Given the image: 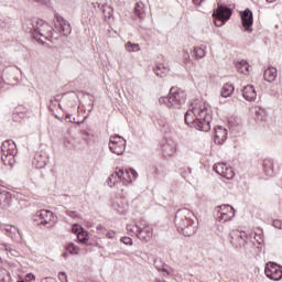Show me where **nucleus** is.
Instances as JSON below:
<instances>
[{
	"instance_id": "1",
	"label": "nucleus",
	"mask_w": 282,
	"mask_h": 282,
	"mask_svg": "<svg viewBox=\"0 0 282 282\" xmlns=\"http://www.w3.org/2000/svg\"><path fill=\"white\" fill-rule=\"evenodd\" d=\"M213 122V108L204 99H195L185 112V123L191 129L208 132Z\"/></svg>"
},
{
	"instance_id": "2",
	"label": "nucleus",
	"mask_w": 282,
	"mask_h": 282,
	"mask_svg": "<svg viewBox=\"0 0 282 282\" xmlns=\"http://www.w3.org/2000/svg\"><path fill=\"white\" fill-rule=\"evenodd\" d=\"M176 230L184 237H193L197 232V217L187 208L178 209L174 220Z\"/></svg>"
},
{
	"instance_id": "3",
	"label": "nucleus",
	"mask_w": 282,
	"mask_h": 282,
	"mask_svg": "<svg viewBox=\"0 0 282 282\" xmlns=\"http://www.w3.org/2000/svg\"><path fill=\"white\" fill-rule=\"evenodd\" d=\"M22 28L37 43H45L52 36V30H54L50 23L39 18L26 20Z\"/></svg>"
},
{
	"instance_id": "4",
	"label": "nucleus",
	"mask_w": 282,
	"mask_h": 282,
	"mask_svg": "<svg viewBox=\"0 0 282 282\" xmlns=\"http://www.w3.org/2000/svg\"><path fill=\"white\" fill-rule=\"evenodd\" d=\"M160 105H165L169 109H182V105L186 102V93L180 88L172 87L166 97L159 99Z\"/></svg>"
},
{
	"instance_id": "5",
	"label": "nucleus",
	"mask_w": 282,
	"mask_h": 282,
	"mask_svg": "<svg viewBox=\"0 0 282 282\" xmlns=\"http://www.w3.org/2000/svg\"><path fill=\"white\" fill-rule=\"evenodd\" d=\"M17 143L12 140H6L1 144V160L4 166H14L17 155Z\"/></svg>"
},
{
	"instance_id": "6",
	"label": "nucleus",
	"mask_w": 282,
	"mask_h": 282,
	"mask_svg": "<svg viewBox=\"0 0 282 282\" xmlns=\"http://www.w3.org/2000/svg\"><path fill=\"white\" fill-rule=\"evenodd\" d=\"M212 17L214 19V24L216 25V28H224V25H226V22L230 21V18L232 17V9L221 3H218V7L214 9Z\"/></svg>"
},
{
	"instance_id": "7",
	"label": "nucleus",
	"mask_w": 282,
	"mask_h": 282,
	"mask_svg": "<svg viewBox=\"0 0 282 282\" xmlns=\"http://www.w3.org/2000/svg\"><path fill=\"white\" fill-rule=\"evenodd\" d=\"M33 221H36V224H40L45 228H52L56 225V221H58V218L51 210L42 209L35 213L33 217Z\"/></svg>"
},
{
	"instance_id": "8",
	"label": "nucleus",
	"mask_w": 282,
	"mask_h": 282,
	"mask_svg": "<svg viewBox=\"0 0 282 282\" xmlns=\"http://www.w3.org/2000/svg\"><path fill=\"white\" fill-rule=\"evenodd\" d=\"M216 219L219 221V224H226V221H232V218H235V214L237 210H235V207L230 205H220L216 207Z\"/></svg>"
},
{
	"instance_id": "9",
	"label": "nucleus",
	"mask_w": 282,
	"mask_h": 282,
	"mask_svg": "<svg viewBox=\"0 0 282 282\" xmlns=\"http://www.w3.org/2000/svg\"><path fill=\"white\" fill-rule=\"evenodd\" d=\"M109 149L115 155H122L127 149V140L118 134L111 135L109 139Z\"/></svg>"
},
{
	"instance_id": "10",
	"label": "nucleus",
	"mask_w": 282,
	"mask_h": 282,
	"mask_svg": "<svg viewBox=\"0 0 282 282\" xmlns=\"http://www.w3.org/2000/svg\"><path fill=\"white\" fill-rule=\"evenodd\" d=\"M264 274L271 281H281L282 279V267L274 262H268L264 268Z\"/></svg>"
},
{
	"instance_id": "11",
	"label": "nucleus",
	"mask_w": 282,
	"mask_h": 282,
	"mask_svg": "<svg viewBox=\"0 0 282 282\" xmlns=\"http://www.w3.org/2000/svg\"><path fill=\"white\" fill-rule=\"evenodd\" d=\"M55 30L59 34H63V36H69L72 34V25L67 20L63 19V17L58 15V13L55 14Z\"/></svg>"
},
{
	"instance_id": "12",
	"label": "nucleus",
	"mask_w": 282,
	"mask_h": 282,
	"mask_svg": "<svg viewBox=\"0 0 282 282\" xmlns=\"http://www.w3.org/2000/svg\"><path fill=\"white\" fill-rule=\"evenodd\" d=\"M32 164L35 169H45L50 164V154L45 150L35 152Z\"/></svg>"
},
{
	"instance_id": "13",
	"label": "nucleus",
	"mask_w": 282,
	"mask_h": 282,
	"mask_svg": "<svg viewBox=\"0 0 282 282\" xmlns=\"http://www.w3.org/2000/svg\"><path fill=\"white\" fill-rule=\"evenodd\" d=\"M246 239H248V234L246 231L236 230L230 234V243L236 250H240L246 246Z\"/></svg>"
},
{
	"instance_id": "14",
	"label": "nucleus",
	"mask_w": 282,
	"mask_h": 282,
	"mask_svg": "<svg viewBox=\"0 0 282 282\" xmlns=\"http://www.w3.org/2000/svg\"><path fill=\"white\" fill-rule=\"evenodd\" d=\"M214 171L225 180H232L235 177V171L226 163H217L214 165Z\"/></svg>"
},
{
	"instance_id": "15",
	"label": "nucleus",
	"mask_w": 282,
	"mask_h": 282,
	"mask_svg": "<svg viewBox=\"0 0 282 282\" xmlns=\"http://www.w3.org/2000/svg\"><path fill=\"white\" fill-rule=\"evenodd\" d=\"M118 171H119V180L123 185L131 184L132 180H138V172L133 169L127 170V169L118 167Z\"/></svg>"
},
{
	"instance_id": "16",
	"label": "nucleus",
	"mask_w": 282,
	"mask_h": 282,
	"mask_svg": "<svg viewBox=\"0 0 282 282\" xmlns=\"http://www.w3.org/2000/svg\"><path fill=\"white\" fill-rule=\"evenodd\" d=\"M240 18L245 31L252 32V24L254 23L252 11L250 9H246L245 11L240 12Z\"/></svg>"
},
{
	"instance_id": "17",
	"label": "nucleus",
	"mask_w": 282,
	"mask_h": 282,
	"mask_svg": "<svg viewBox=\"0 0 282 282\" xmlns=\"http://www.w3.org/2000/svg\"><path fill=\"white\" fill-rule=\"evenodd\" d=\"M161 151L164 158H173L175 155V151H177V143L173 140H165L161 145Z\"/></svg>"
},
{
	"instance_id": "18",
	"label": "nucleus",
	"mask_w": 282,
	"mask_h": 282,
	"mask_svg": "<svg viewBox=\"0 0 282 282\" xmlns=\"http://www.w3.org/2000/svg\"><path fill=\"white\" fill-rule=\"evenodd\" d=\"M227 139H228V130H226V128L221 126H218L215 129L214 142L216 144H224V142H226Z\"/></svg>"
},
{
	"instance_id": "19",
	"label": "nucleus",
	"mask_w": 282,
	"mask_h": 282,
	"mask_svg": "<svg viewBox=\"0 0 282 282\" xmlns=\"http://www.w3.org/2000/svg\"><path fill=\"white\" fill-rule=\"evenodd\" d=\"M242 97L245 100H248V102H253V100H257V90L254 89V86L247 85L242 89Z\"/></svg>"
},
{
	"instance_id": "20",
	"label": "nucleus",
	"mask_w": 282,
	"mask_h": 282,
	"mask_svg": "<svg viewBox=\"0 0 282 282\" xmlns=\"http://www.w3.org/2000/svg\"><path fill=\"white\" fill-rule=\"evenodd\" d=\"M3 230H6L8 237H11L13 241H20V239L22 238L21 231H19V228H17L15 226L4 225Z\"/></svg>"
},
{
	"instance_id": "21",
	"label": "nucleus",
	"mask_w": 282,
	"mask_h": 282,
	"mask_svg": "<svg viewBox=\"0 0 282 282\" xmlns=\"http://www.w3.org/2000/svg\"><path fill=\"white\" fill-rule=\"evenodd\" d=\"M262 169L264 175L272 177L274 175V161L272 159H264L262 161Z\"/></svg>"
},
{
	"instance_id": "22",
	"label": "nucleus",
	"mask_w": 282,
	"mask_h": 282,
	"mask_svg": "<svg viewBox=\"0 0 282 282\" xmlns=\"http://www.w3.org/2000/svg\"><path fill=\"white\" fill-rule=\"evenodd\" d=\"M12 203V194L6 189H0V206L6 208Z\"/></svg>"
},
{
	"instance_id": "23",
	"label": "nucleus",
	"mask_w": 282,
	"mask_h": 282,
	"mask_svg": "<svg viewBox=\"0 0 282 282\" xmlns=\"http://www.w3.org/2000/svg\"><path fill=\"white\" fill-rule=\"evenodd\" d=\"M147 220L144 219H140L138 221H134V228H135V237H138V239H147V237H144V235L142 234V230L147 227Z\"/></svg>"
},
{
	"instance_id": "24",
	"label": "nucleus",
	"mask_w": 282,
	"mask_h": 282,
	"mask_svg": "<svg viewBox=\"0 0 282 282\" xmlns=\"http://www.w3.org/2000/svg\"><path fill=\"white\" fill-rule=\"evenodd\" d=\"M118 184H122V182H120V172L117 167L108 178V186L113 188V186H118Z\"/></svg>"
},
{
	"instance_id": "25",
	"label": "nucleus",
	"mask_w": 282,
	"mask_h": 282,
	"mask_svg": "<svg viewBox=\"0 0 282 282\" xmlns=\"http://www.w3.org/2000/svg\"><path fill=\"white\" fill-rule=\"evenodd\" d=\"M278 72L274 67H269L264 70V80L268 83H274L276 80Z\"/></svg>"
},
{
	"instance_id": "26",
	"label": "nucleus",
	"mask_w": 282,
	"mask_h": 282,
	"mask_svg": "<svg viewBox=\"0 0 282 282\" xmlns=\"http://www.w3.org/2000/svg\"><path fill=\"white\" fill-rule=\"evenodd\" d=\"M235 93V86L232 84H225L221 88L220 96L223 98H228Z\"/></svg>"
},
{
	"instance_id": "27",
	"label": "nucleus",
	"mask_w": 282,
	"mask_h": 282,
	"mask_svg": "<svg viewBox=\"0 0 282 282\" xmlns=\"http://www.w3.org/2000/svg\"><path fill=\"white\" fill-rule=\"evenodd\" d=\"M154 73L156 74V76H159V78H164V76L169 74V67L164 66V64H158L154 67Z\"/></svg>"
},
{
	"instance_id": "28",
	"label": "nucleus",
	"mask_w": 282,
	"mask_h": 282,
	"mask_svg": "<svg viewBox=\"0 0 282 282\" xmlns=\"http://www.w3.org/2000/svg\"><path fill=\"white\" fill-rule=\"evenodd\" d=\"M134 14L139 17V19H144V2H137L134 6Z\"/></svg>"
},
{
	"instance_id": "29",
	"label": "nucleus",
	"mask_w": 282,
	"mask_h": 282,
	"mask_svg": "<svg viewBox=\"0 0 282 282\" xmlns=\"http://www.w3.org/2000/svg\"><path fill=\"white\" fill-rule=\"evenodd\" d=\"M249 68H250V65L246 61H241V62L236 63V69H238V72L240 74H248Z\"/></svg>"
},
{
	"instance_id": "30",
	"label": "nucleus",
	"mask_w": 282,
	"mask_h": 282,
	"mask_svg": "<svg viewBox=\"0 0 282 282\" xmlns=\"http://www.w3.org/2000/svg\"><path fill=\"white\" fill-rule=\"evenodd\" d=\"M194 55L196 58H204L206 56V45L194 47Z\"/></svg>"
},
{
	"instance_id": "31",
	"label": "nucleus",
	"mask_w": 282,
	"mask_h": 282,
	"mask_svg": "<svg viewBox=\"0 0 282 282\" xmlns=\"http://www.w3.org/2000/svg\"><path fill=\"white\" fill-rule=\"evenodd\" d=\"M142 235H144L145 238H140L141 241H151V237H153V229L147 225L142 230Z\"/></svg>"
},
{
	"instance_id": "32",
	"label": "nucleus",
	"mask_w": 282,
	"mask_h": 282,
	"mask_svg": "<svg viewBox=\"0 0 282 282\" xmlns=\"http://www.w3.org/2000/svg\"><path fill=\"white\" fill-rule=\"evenodd\" d=\"M77 239L79 243H87L89 241V232L83 229V231L77 235Z\"/></svg>"
},
{
	"instance_id": "33",
	"label": "nucleus",
	"mask_w": 282,
	"mask_h": 282,
	"mask_svg": "<svg viewBox=\"0 0 282 282\" xmlns=\"http://www.w3.org/2000/svg\"><path fill=\"white\" fill-rule=\"evenodd\" d=\"M102 12L105 19H111L113 17V8H111V6H102Z\"/></svg>"
},
{
	"instance_id": "34",
	"label": "nucleus",
	"mask_w": 282,
	"mask_h": 282,
	"mask_svg": "<svg viewBox=\"0 0 282 282\" xmlns=\"http://www.w3.org/2000/svg\"><path fill=\"white\" fill-rule=\"evenodd\" d=\"M66 250L69 254H78V252H80V248L74 245V242L68 243Z\"/></svg>"
},
{
	"instance_id": "35",
	"label": "nucleus",
	"mask_w": 282,
	"mask_h": 282,
	"mask_svg": "<svg viewBox=\"0 0 282 282\" xmlns=\"http://www.w3.org/2000/svg\"><path fill=\"white\" fill-rule=\"evenodd\" d=\"M127 52H140V44H133L131 42L126 43Z\"/></svg>"
},
{
	"instance_id": "36",
	"label": "nucleus",
	"mask_w": 282,
	"mask_h": 282,
	"mask_svg": "<svg viewBox=\"0 0 282 282\" xmlns=\"http://www.w3.org/2000/svg\"><path fill=\"white\" fill-rule=\"evenodd\" d=\"M254 239H256L257 243H259V246H263V230L258 229L254 232Z\"/></svg>"
},
{
	"instance_id": "37",
	"label": "nucleus",
	"mask_w": 282,
	"mask_h": 282,
	"mask_svg": "<svg viewBox=\"0 0 282 282\" xmlns=\"http://www.w3.org/2000/svg\"><path fill=\"white\" fill-rule=\"evenodd\" d=\"M64 147H65L66 149H69V150L74 149V148H75V145H74V139H73V138H66V139L64 140Z\"/></svg>"
},
{
	"instance_id": "38",
	"label": "nucleus",
	"mask_w": 282,
	"mask_h": 282,
	"mask_svg": "<svg viewBox=\"0 0 282 282\" xmlns=\"http://www.w3.org/2000/svg\"><path fill=\"white\" fill-rule=\"evenodd\" d=\"M83 230H85V228H83V226H80V225H78V224H74V225L72 226V232H73V235H77V236H78V234H79V232H83Z\"/></svg>"
},
{
	"instance_id": "39",
	"label": "nucleus",
	"mask_w": 282,
	"mask_h": 282,
	"mask_svg": "<svg viewBox=\"0 0 282 282\" xmlns=\"http://www.w3.org/2000/svg\"><path fill=\"white\" fill-rule=\"evenodd\" d=\"M228 124H229V129H232L235 131V128L239 127V121L231 118V119H229Z\"/></svg>"
},
{
	"instance_id": "40",
	"label": "nucleus",
	"mask_w": 282,
	"mask_h": 282,
	"mask_svg": "<svg viewBox=\"0 0 282 282\" xmlns=\"http://www.w3.org/2000/svg\"><path fill=\"white\" fill-rule=\"evenodd\" d=\"M66 215H67L68 217H72V219H78V212H76V210H69V209H67V210H66Z\"/></svg>"
},
{
	"instance_id": "41",
	"label": "nucleus",
	"mask_w": 282,
	"mask_h": 282,
	"mask_svg": "<svg viewBox=\"0 0 282 282\" xmlns=\"http://www.w3.org/2000/svg\"><path fill=\"white\" fill-rule=\"evenodd\" d=\"M120 241L121 243H124V246H131L133 243V239H131L130 237H122Z\"/></svg>"
},
{
	"instance_id": "42",
	"label": "nucleus",
	"mask_w": 282,
	"mask_h": 282,
	"mask_svg": "<svg viewBox=\"0 0 282 282\" xmlns=\"http://www.w3.org/2000/svg\"><path fill=\"white\" fill-rule=\"evenodd\" d=\"M58 104V100L55 99V97H53L51 100H50V106H48V109L50 111H54L56 105Z\"/></svg>"
},
{
	"instance_id": "43",
	"label": "nucleus",
	"mask_w": 282,
	"mask_h": 282,
	"mask_svg": "<svg viewBox=\"0 0 282 282\" xmlns=\"http://www.w3.org/2000/svg\"><path fill=\"white\" fill-rule=\"evenodd\" d=\"M272 227L278 228V230H282V221L279 219L273 220Z\"/></svg>"
},
{
	"instance_id": "44",
	"label": "nucleus",
	"mask_w": 282,
	"mask_h": 282,
	"mask_svg": "<svg viewBox=\"0 0 282 282\" xmlns=\"http://www.w3.org/2000/svg\"><path fill=\"white\" fill-rule=\"evenodd\" d=\"M58 279H59L61 282H69L67 280V273L63 272V271L58 273Z\"/></svg>"
},
{
	"instance_id": "45",
	"label": "nucleus",
	"mask_w": 282,
	"mask_h": 282,
	"mask_svg": "<svg viewBox=\"0 0 282 282\" xmlns=\"http://www.w3.org/2000/svg\"><path fill=\"white\" fill-rule=\"evenodd\" d=\"M65 120L67 122H73L75 124H80V122H76V118L72 117V115H66Z\"/></svg>"
},
{
	"instance_id": "46",
	"label": "nucleus",
	"mask_w": 282,
	"mask_h": 282,
	"mask_svg": "<svg viewBox=\"0 0 282 282\" xmlns=\"http://www.w3.org/2000/svg\"><path fill=\"white\" fill-rule=\"evenodd\" d=\"M106 237L108 239H113L116 237V231H113V230L107 231Z\"/></svg>"
},
{
	"instance_id": "47",
	"label": "nucleus",
	"mask_w": 282,
	"mask_h": 282,
	"mask_svg": "<svg viewBox=\"0 0 282 282\" xmlns=\"http://www.w3.org/2000/svg\"><path fill=\"white\" fill-rule=\"evenodd\" d=\"M4 249H6L7 252H10V254H13V256H14V252H17V251H14V249H12V247H10L9 245H4Z\"/></svg>"
},
{
	"instance_id": "48",
	"label": "nucleus",
	"mask_w": 282,
	"mask_h": 282,
	"mask_svg": "<svg viewBox=\"0 0 282 282\" xmlns=\"http://www.w3.org/2000/svg\"><path fill=\"white\" fill-rule=\"evenodd\" d=\"M126 230L128 232H132V235H135V229H133V226H131V225H127Z\"/></svg>"
},
{
	"instance_id": "49",
	"label": "nucleus",
	"mask_w": 282,
	"mask_h": 282,
	"mask_svg": "<svg viewBox=\"0 0 282 282\" xmlns=\"http://www.w3.org/2000/svg\"><path fill=\"white\" fill-rule=\"evenodd\" d=\"M158 270H160L161 272H165V274H171V270H169V268L166 267L159 268Z\"/></svg>"
},
{
	"instance_id": "50",
	"label": "nucleus",
	"mask_w": 282,
	"mask_h": 282,
	"mask_svg": "<svg viewBox=\"0 0 282 282\" xmlns=\"http://www.w3.org/2000/svg\"><path fill=\"white\" fill-rule=\"evenodd\" d=\"M87 96H88V100H90L89 107L90 109H94V97H91L90 95H87Z\"/></svg>"
},
{
	"instance_id": "51",
	"label": "nucleus",
	"mask_w": 282,
	"mask_h": 282,
	"mask_svg": "<svg viewBox=\"0 0 282 282\" xmlns=\"http://www.w3.org/2000/svg\"><path fill=\"white\" fill-rule=\"evenodd\" d=\"M206 0H193L194 6H202Z\"/></svg>"
},
{
	"instance_id": "52",
	"label": "nucleus",
	"mask_w": 282,
	"mask_h": 282,
	"mask_svg": "<svg viewBox=\"0 0 282 282\" xmlns=\"http://www.w3.org/2000/svg\"><path fill=\"white\" fill-rule=\"evenodd\" d=\"M26 279H29V281H34L36 278L34 276V274L28 273Z\"/></svg>"
},
{
	"instance_id": "53",
	"label": "nucleus",
	"mask_w": 282,
	"mask_h": 282,
	"mask_svg": "<svg viewBox=\"0 0 282 282\" xmlns=\"http://www.w3.org/2000/svg\"><path fill=\"white\" fill-rule=\"evenodd\" d=\"M4 83H3V79L0 77V89H2Z\"/></svg>"
},
{
	"instance_id": "54",
	"label": "nucleus",
	"mask_w": 282,
	"mask_h": 282,
	"mask_svg": "<svg viewBox=\"0 0 282 282\" xmlns=\"http://www.w3.org/2000/svg\"><path fill=\"white\" fill-rule=\"evenodd\" d=\"M219 232H224V227L218 226Z\"/></svg>"
},
{
	"instance_id": "55",
	"label": "nucleus",
	"mask_w": 282,
	"mask_h": 282,
	"mask_svg": "<svg viewBox=\"0 0 282 282\" xmlns=\"http://www.w3.org/2000/svg\"><path fill=\"white\" fill-rule=\"evenodd\" d=\"M94 8H96V6H98V8H100V3L96 2V3H93Z\"/></svg>"
},
{
	"instance_id": "56",
	"label": "nucleus",
	"mask_w": 282,
	"mask_h": 282,
	"mask_svg": "<svg viewBox=\"0 0 282 282\" xmlns=\"http://www.w3.org/2000/svg\"><path fill=\"white\" fill-rule=\"evenodd\" d=\"M276 0H267L268 3H274Z\"/></svg>"
},
{
	"instance_id": "57",
	"label": "nucleus",
	"mask_w": 282,
	"mask_h": 282,
	"mask_svg": "<svg viewBox=\"0 0 282 282\" xmlns=\"http://www.w3.org/2000/svg\"><path fill=\"white\" fill-rule=\"evenodd\" d=\"M57 107H58V109H63V107L61 106V104H57Z\"/></svg>"
},
{
	"instance_id": "58",
	"label": "nucleus",
	"mask_w": 282,
	"mask_h": 282,
	"mask_svg": "<svg viewBox=\"0 0 282 282\" xmlns=\"http://www.w3.org/2000/svg\"><path fill=\"white\" fill-rule=\"evenodd\" d=\"M63 257H68V253H67V252H64V253H63Z\"/></svg>"
},
{
	"instance_id": "59",
	"label": "nucleus",
	"mask_w": 282,
	"mask_h": 282,
	"mask_svg": "<svg viewBox=\"0 0 282 282\" xmlns=\"http://www.w3.org/2000/svg\"><path fill=\"white\" fill-rule=\"evenodd\" d=\"M85 135L89 137V132H86Z\"/></svg>"
},
{
	"instance_id": "60",
	"label": "nucleus",
	"mask_w": 282,
	"mask_h": 282,
	"mask_svg": "<svg viewBox=\"0 0 282 282\" xmlns=\"http://www.w3.org/2000/svg\"><path fill=\"white\" fill-rule=\"evenodd\" d=\"M158 282H166V281H158Z\"/></svg>"
}]
</instances>
